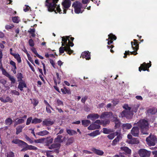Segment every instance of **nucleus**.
<instances>
[{"label":"nucleus","instance_id":"obj_21","mask_svg":"<svg viewBox=\"0 0 157 157\" xmlns=\"http://www.w3.org/2000/svg\"><path fill=\"white\" fill-rule=\"evenodd\" d=\"M121 151H124L126 154L130 155L131 153V150L128 147H122L120 148Z\"/></svg>","mask_w":157,"mask_h":157},{"label":"nucleus","instance_id":"obj_38","mask_svg":"<svg viewBox=\"0 0 157 157\" xmlns=\"http://www.w3.org/2000/svg\"><path fill=\"white\" fill-rule=\"evenodd\" d=\"M110 123V121L109 119L105 120H102V124L104 127L106 126L107 124H109Z\"/></svg>","mask_w":157,"mask_h":157},{"label":"nucleus","instance_id":"obj_35","mask_svg":"<svg viewBox=\"0 0 157 157\" xmlns=\"http://www.w3.org/2000/svg\"><path fill=\"white\" fill-rule=\"evenodd\" d=\"M41 122L42 120L41 119L37 118H35L32 120V123L33 124H36L40 123Z\"/></svg>","mask_w":157,"mask_h":157},{"label":"nucleus","instance_id":"obj_36","mask_svg":"<svg viewBox=\"0 0 157 157\" xmlns=\"http://www.w3.org/2000/svg\"><path fill=\"white\" fill-rule=\"evenodd\" d=\"M24 146L26 147L27 149L33 150H35L37 149V148L36 147L31 145H29L27 144V145Z\"/></svg>","mask_w":157,"mask_h":157},{"label":"nucleus","instance_id":"obj_28","mask_svg":"<svg viewBox=\"0 0 157 157\" xmlns=\"http://www.w3.org/2000/svg\"><path fill=\"white\" fill-rule=\"evenodd\" d=\"M49 134V132L47 130H43L36 133L37 135L41 136H44Z\"/></svg>","mask_w":157,"mask_h":157},{"label":"nucleus","instance_id":"obj_53","mask_svg":"<svg viewBox=\"0 0 157 157\" xmlns=\"http://www.w3.org/2000/svg\"><path fill=\"white\" fill-rule=\"evenodd\" d=\"M10 65L13 66V68H14L15 69L17 68L16 63L13 61L12 60H10Z\"/></svg>","mask_w":157,"mask_h":157},{"label":"nucleus","instance_id":"obj_39","mask_svg":"<svg viewBox=\"0 0 157 157\" xmlns=\"http://www.w3.org/2000/svg\"><path fill=\"white\" fill-rule=\"evenodd\" d=\"M115 124L114 126L115 128H119L121 126V122L119 120L114 122Z\"/></svg>","mask_w":157,"mask_h":157},{"label":"nucleus","instance_id":"obj_59","mask_svg":"<svg viewBox=\"0 0 157 157\" xmlns=\"http://www.w3.org/2000/svg\"><path fill=\"white\" fill-rule=\"evenodd\" d=\"M11 93L15 95L18 96L20 95L19 92L16 90H12Z\"/></svg>","mask_w":157,"mask_h":157},{"label":"nucleus","instance_id":"obj_41","mask_svg":"<svg viewBox=\"0 0 157 157\" xmlns=\"http://www.w3.org/2000/svg\"><path fill=\"white\" fill-rule=\"evenodd\" d=\"M12 20L14 23H18L20 21L19 18L18 17H12Z\"/></svg>","mask_w":157,"mask_h":157},{"label":"nucleus","instance_id":"obj_19","mask_svg":"<svg viewBox=\"0 0 157 157\" xmlns=\"http://www.w3.org/2000/svg\"><path fill=\"white\" fill-rule=\"evenodd\" d=\"M100 128V126L99 125L95 124H92L88 127V129L89 130H93L99 129Z\"/></svg>","mask_w":157,"mask_h":157},{"label":"nucleus","instance_id":"obj_5","mask_svg":"<svg viewBox=\"0 0 157 157\" xmlns=\"http://www.w3.org/2000/svg\"><path fill=\"white\" fill-rule=\"evenodd\" d=\"M68 37H62V46L59 49V52L60 53H63L65 51H66L68 54H69V44H67V41Z\"/></svg>","mask_w":157,"mask_h":157},{"label":"nucleus","instance_id":"obj_10","mask_svg":"<svg viewBox=\"0 0 157 157\" xmlns=\"http://www.w3.org/2000/svg\"><path fill=\"white\" fill-rule=\"evenodd\" d=\"M139 132V129L137 126L133 127L131 131L132 135L135 137H138Z\"/></svg>","mask_w":157,"mask_h":157},{"label":"nucleus","instance_id":"obj_47","mask_svg":"<svg viewBox=\"0 0 157 157\" xmlns=\"http://www.w3.org/2000/svg\"><path fill=\"white\" fill-rule=\"evenodd\" d=\"M7 77L9 78L10 80L11 81V82L14 83L15 82V80L13 76L9 75Z\"/></svg>","mask_w":157,"mask_h":157},{"label":"nucleus","instance_id":"obj_51","mask_svg":"<svg viewBox=\"0 0 157 157\" xmlns=\"http://www.w3.org/2000/svg\"><path fill=\"white\" fill-rule=\"evenodd\" d=\"M14 27L13 25H6L5 26V28L7 30L11 29Z\"/></svg>","mask_w":157,"mask_h":157},{"label":"nucleus","instance_id":"obj_61","mask_svg":"<svg viewBox=\"0 0 157 157\" xmlns=\"http://www.w3.org/2000/svg\"><path fill=\"white\" fill-rule=\"evenodd\" d=\"M70 83H73V84H71V86H77L76 85V83L75 82V80L74 79H72L70 81Z\"/></svg>","mask_w":157,"mask_h":157},{"label":"nucleus","instance_id":"obj_54","mask_svg":"<svg viewBox=\"0 0 157 157\" xmlns=\"http://www.w3.org/2000/svg\"><path fill=\"white\" fill-rule=\"evenodd\" d=\"M32 117H29L27 119L26 122V124L27 125H29L31 122L32 121Z\"/></svg>","mask_w":157,"mask_h":157},{"label":"nucleus","instance_id":"obj_42","mask_svg":"<svg viewBox=\"0 0 157 157\" xmlns=\"http://www.w3.org/2000/svg\"><path fill=\"white\" fill-rule=\"evenodd\" d=\"M32 103L33 104L34 106L35 107L39 103L38 99H31Z\"/></svg>","mask_w":157,"mask_h":157},{"label":"nucleus","instance_id":"obj_8","mask_svg":"<svg viewBox=\"0 0 157 157\" xmlns=\"http://www.w3.org/2000/svg\"><path fill=\"white\" fill-rule=\"evenodd\" d=\"M72 6L74 8L75 13L78 14L80 13H82L81 12V9L82 7V5L80 2L78 1H75L73 3Z\"/></svg>","mask_w":157,"mask_h":157},{"label":"nucleus","instance_id":"obj_6","mask_svg":"<svg viewBox=\"0 0 157 157\" xmlns=\"http://www.w3.org/2000/svg\"><path fill=\"white\" fill-rule=\"evenodd\" d=\"M62 138L63 137L61 135L57 136L54 140V143L49 146L48 148L50 149H52L54 148H59L61 146L60 144L63 142Z\"/></svg>","mask_w":157,"mask_h":157},{"label":"nucleus","instance_id":"obj_49","mask_svg":"<svg viewBox=\"0 0 157 157\" xmlns=\"http://www.w3.org/2000/svg\"><path fill=\"white\" fill-rule=\"evenodd\" d=\"M5 103L9 102L12 103L13 102L12 100L9 97H6V99H5Z\"/></svg>","mask_w":157,"mask_h":157},{"label":"nucleus","instance_id":"obj_14","mask_svg":"<svg viewBox=\"0 0 157 157\" xmlns=\"http://www.w3.org/2000/svg\"><path fill=\"white\" fill-rule=\"evenodd\" d=\"M85 58L86 60H89L90 59V53L89 51H85L82 52L81 54V57Z\"/></svg>","mask_w":157,"mask_h":157},{"label":"nucleus","instance_id":"obj_48","mask_svg":"<svg viewBox=\"0 0 157 157\" xmlns=\"http://www.w3.org/2000/svg\"><path fill=\"white\" fill-rule=\"evenodd\" d=\"M7 157H14V153L11 151L7 153Z\"/></svg>","mask_w":157,"mask_h":157},{"label":"nucleus","instance_id":"obj_2","mask_svg":"<svg viewBox=\"0 0 157 157\" xmlns=\"http://www.w3.org/2000/svg\"><path fill=\"white\" fill-rule=\"evenodd\" d=\"M134 125H136L140 129V131L143 134L148 135L147 132L149 128L148 121L145 119L140 120L137 123H134Z\"/></svg>","mask_w":157,"mask_h":157},{"label":"nucleus","instance_id":"obj_20","mask_svg":"<svg viewBox=\"0 0 157 157\" xmlns=\"http://www.w3.org/2000/svg\"><path fill=\"white\" fill-rule=\"evenodd\" d=\"M139 107V105L138 104L134 105L131 106L130 111L132 112V116L134 114L133 112L136 113L137 112Z\"/></svg>","mask_w":157,"mask_h":157},{"label":"nucleus","instance_id":"obj_58","mask_svg":"<svg viewBox=\"0 0 157 157\" xmlns=\"http://www.w3.org/2000/svg\"><path fill=\"white\" fill-rule=\"evenodd\" d=\"M57 104L59 105H63V102L60 100L58 99L57 100Z\"/></svg>","mask_w":157,"mask_h":157},{"label":"nucleus","instance_id":"obj_57","mask_svg":"<svg viewBox=\"0 0 157 157\" xmlns=\"http://www.w3.org/2000/svg\"><path fill=\"white\" fill-rule=\"evenodd\" d=\"M113 117V121L114 122H116L117 121L119 120V119L118 118L117 115H115V116H114Z\"/></svg>","mask_w":157,"mask_h":157},{"label":"nucleus","instance_id":"obj_31","mask_svg":"<svg viewBox=\"0 0 157 157\" xmlns=\"http://www.w3.org/2000/svg\"><path fill=\"white\" fill-rule=\"evenodd\" d=\"M108 38L106 39V40H114L117 39V37L112 33H110L108 35Z\"/></svg>","mask_w":157,"mask_h":157},{"label":"nucleus","instance_id":"obj_63","mask_svg":"<svg viewBox=\"0 0 157 157\" xmlns=\"http://www.w3.org/2000/svg\"><path fill=\"white\" fill-rule=\"evenodd\" d=\"M27 63L29 65V67L31 68L32 71H33V72H34L35 70H34V68L33 67V66H32V65L30 64V63H29V61H27Z\"/></svg>","mask_w":157,"mask_h":157},{"label":"nucleus","instance_id":"obj_55","mask_svg":"<svg viewBox=\"0 0 157 157\" xmlns=\"http://www.w3.org/2000/svg\"><path fill=\"white\" fill-rule=\"evenodd\" d=\"M50 62L52 65V67L55 68H56V64L54 60L52 59H50Z\"/></svg>","mask_w":157,"mask_h":157},{"label":"nucleus","instance_id":"obj_60","mask_svg":"<svg viewBox=\"0 0 157 157\" xmlns=\"http://www.w3.org/2000/svg\"><path fill=\"white\" fill-rule=\"evenodd\" d=\"M25 139L30 142V143L32 144L33 142V141L27 135H26L25 136Z\"/></svg>","mask_w":157,"mask_h":157},{"label":"nucleus","instance_id":"obj_3","mask_svg":"<svg viewBox=\"0 0 157 157\" xmlns=\"http://www.w3.org/2000/svg\"><path fill=\"white\" fill-rule=\"evenodd\" d=\"M131 44L132 47L134 51L132 52H130L128 50L125 51L124 53V56H123L124 58H126L128 55H136L138 54L137 52L139 48V44L138 40L136 39H134L133 42H131Z\"/></svg>","mask_w":157,"mask_h":157},{"label":"nucleus","instance_id":"obj_27","mask_svg":"<svg viewBox=\"0 0 157 157\" xmlns=\"http://www.w3.org/2000/svg\"><path fill=\"white\" fill-rule=\"evenodd\" d=\"M132 127L131 124L129 123L124 124L122 125L123 129H129Z\"/></svg>","mask_w":157,"mask_h":157},{"label":"nucleus","instance_id":"obj_62","mask_svg":"<svg viewBox=\"0 0 157 157\" xmlns=\"http://www.w3.org/2000/svg\"><path fill=\"white\" fill-rule=\"evenodd\" d=\"M50 108H51L52 109H53L52 108L51 106V107H49L48 106H47L46 107V110L47 112L48 113H51V112Z\"/></svg>","mask_w":157,"mask_h":157},{"label":"nucleus","instance_id":"obj_23","mask_svg":"<svg viewBox=\"0 0 157 157\" xmlns=\"http://www.w3.org/2000/svg\"><path fill=\"white\" fill-rule=\"evenodd\" d=\"M26 84L24 81L19 82L18 88L21 91H22L23 90V88L24 87L26 88Z\"/></svg>","mask_w":157,"mask_h":157},{"label":"nucleus","instance_id":"obj_30","mask_svg":"<svg viewBox=\"0 0 157 157\" xmlns=\"http://www.w3.org/2000/svg\"><path fill=\"white\" fill-rule=\"evenodd\" d=\"M24 126L22 125H19L16 128V135H18L20 133L22 132V129L24 128Z\"/></svg>","mask_w":157,"mask_h":157},{"label":"nucleus","instance_id":"obj_22","mask_svg":"<svg viewBox=\"0 0 157 157\" xmlns=\"http://www.w3.org/2000/svg\"><path fill=\"white\" fill-rule=\"evenodd\" d=\"M91 150L95 154L99 155H102L104 153L102 151L96 149L95 148H92Z\"/></svg>","mask_w":157,"mask_h":157},{"label":"nucleus","instance_id":"obj_7","mask_svg":"<svg viewBox=\"0 0 157 157\" xmlns=\"http://www.w3.org/2000/svg\"><path fill=\"white\" fill-rule=\"evenodd\" d=\"M146 140L149 146H154L157 141V138L153 135H150L146 138Z\"/></svg>","mask_w":157,"mask_h":157},{"label":"nucleus","instance_id":"obj_37","mask_svg":"<svg viewBox=\"0 0 157 157\" xmlns=\"http://www.w3.org/2000/svg\"><path fill=\"white\" fill-rule=\"evenodd\" d=\"M17 78L18 82H20L23 81L22 80V78H23L22 75L21 73H18L17 74Z\"/></svg>","mask_w":157,"mask_h":157},{"label":"nucleus","instance_id":"obj_11","mask_svg":"<svg viewBox=\"0 0 157 157\" xmlns=\"http://www.w3.org/2000/svg\"><path fill=\"white\" fill-rule=\"evenodd\" d=\"M151 62H150V63H146L145 62H144L140 65V66L139 68V71L140 72H141L142 70L144 71H146V69L144 68V67L147 68H149L151 67Z\"/></svg>","mask_w":157,"mask_h":157},{"label":"nucleus","instance_id":"obj_46","mask_svg":"<svg viewBox=\"0 0 157 157\" xmlns=\"http://www.w3.org/2000/svg\"><path fill=\"white\" fill-rule=\"evenodd\" d=\"M115 137V135L114 133H112L108 135L107 136V137L109 139V140H112L113 139L114 137Z\"/></svg>","mask_w":157,"mask_h":157},{"label":"nucleus","instance_id":"obj_45","mask_svg":"<svg viewBox=\"0 0 157 157\" xmlns=\"http://www.w3.org/2000/svg\"><path fill=\"white\" fill-rule=\"evenodd\" d=\"M61 91L63 94H65L66 93H68V90L65 87H64L63 88H62L61 89Z\"/></svg>","mask_w":157,"mask_h":157},{"label":"nucleus","instance_id":"obj_29","mask_svg":"<svg viewBox=\"0 0 157 157\" xmlns=\"http://www.w3.org/2000/svg\"><path fill=\"white\" fill-rule=\"evenodd\" d=\"M56 78H54V83L56 85L57 83L59 84L60 82V77L59 76V73H56Z\"/></svg>","mask_w":157,"mask_h":157},{"label":"nucleus","instance_id":"obj_18","mask_svg":"<svg viewBox=\"0 0 157 157\" xmlns=\"http://www.w3.org/2000/svg\"><path fill=\"white\" fill-rule=\"evenodd\" d=\"M113 113L112 112H104L103 113L101 116V118L104 117L109 118L111 116H113Z\"/></svg>","mask_w":157,"mask_h":157},{"label":"nucleus","instance_id":"obj_34","mask_svg":"<svg viewBox=\"0 0 157 157\" xmlns=\"http://www.w3.org/2000/svg\"><path fill=\"white\" fill-rule=\"evenodd\" d=\"M13 122V120L10 118H7L5 121V124H6L8 125H11Z\"/></svg>","mask_w":157,"mask_h":157},{"label":"nucleus","instance_id":"obj_50","mask_svg":"<svg viewBox=\"0 0 157 157\" xmlns=\"http://www.w3.org/2000/svg\"><path fill=\"white\" fill-rule=\"evenodd\" d=\"M29 43L30 46L33 47L34 45V43L32 39H30L29 41Z\"/></svg>","mask_w":157,"mask_h":157},{"label":"nucleus","instance_id":"obj_4","mask_svg":"<svg viewBox=\"0 0 157 157\" xmlns=\"http://www.w3.org/2000/svg\"><path fill=\"white\" fill-rule=\"evenodd\" d=\"M123 108L125 109L120 113V116L122 118L125 117L127 119H131L132 117V112L130 111L131 107H129L128 104H125L123 106Z\"/></svg>","mask_w":157,"mask_h":157},{"label":"nucleus","instance_id":"obj_13","mask_svg":"<svg viewBox=\"0 0 157 157\" xmlns=\"http://www.w3.org/2000/svg\"><path fill=\"white\" fill-rule=\"evenodd\" d=\"M62 5L63 6V13H65L66 10L69 8V0H63Z\"/></svg>","mask_w":157,"mask_h":157},{"label":"nucleus","instance_id":"obj_64","mask_svg":"<svg viewBox=\"0 0 157 157\" xmlns=\"http://www.w3.org/2000/svg\"><path fill=\"white\" fill-rule=\"evenodd\" d=\"M152 153L154 155V157H157V151H152Z\"/></svg>","mask_w":157,"mask_h":157},{"label":"nucleus","instance_id":"obj_33","mask_svg":"<svg viewBox=\"0 0 157 157\" xmlns=\"http://www.w3.org/2000/svg\"><path fill=\"white\" fill-rule=\"evenodd\" d=\"M13 56H14V58L16 59L18 63H20L21 60V57L20 56V55L18 53H15Z\"/></svg>","mask_w":157,"mask_h":157},{"label":"nucleus","instance_id":"obj_43","mask_svg":"<svg viewBox=\"0 0 157 157\" xmlns=\"http://www.w3.org/2000/svg\"><path fill=\"white\" fill-rule=\"evenodd\" d=\"M102 129L103 132L104 134H108L111 132L110 129H108L106 128H103Z\"/></svg>","mask_w":157,"mask_h":157},{"label":"nucleus","instance_id":"obj_16","mask_svg":"<svg viewBox=\"0 0 157 157\" xmlns=\"http://www.w3.org/2000/svg\"><path fill=\"white\" fill-rule=\"evenodd\" d=\"M71 35H69V55L72 54L74 51L73 50H71L70 48V47H73L74 45V44L72 42L74 39V38L73 37H71Z\"/></svg>","mask_w":157,"mask_h":157},{"label":"nucleus","instance_id":"obj_44","mask_svg":"<svg viewBox=\"0 0 157 157\" xmlns=\"http://www.w3.org/2000/svg\"><path fill=\"white\" fill-rule=\"evenodd\" d=\"M48 140L46 141L47 144L48 145L52 144L53 140V138H50V137H48Z\"/></svg>","mask_w":157,"mask_h":157},{"label":"nucleus","instance_id":"obj_24","mask_svg":"<svg viewBox=\"0 0 157 157\" xmlns=\"http://www.w3.org/2000/svg\"><path fill=\"white\" fill-rule=\"evenodd\" d=\"M155 113V109L154 108L149 109L147 111V114L148 115L154 114Z\"/></svg>","mask_w":157,"mask_h":157},{"label":"nucleus","instance_id":"obj_25","mask_svg":"<svg viewBox=\"0 0 157 157\" xmlns=\"http://www.w3.org/2000/svg\"><path fill=\"white\" fill-rule=\"evenodd\" d=\"M121 136H118L112 141V144L113 146L116 145L119 140L121 139Z\"/></svg>","mask_w":157,"mask_h":157},{"label":"nucleus","instance_id":"obj_26","mask_svg":"<svg viewBox=\"0 0 157 157\" xmlns=\"http://www.w3.org/2000/svg\"><path fill=\"white\" fill-rule=\"evenodd\" d=\"M139 143V141L137 138H133L129 141V143L131 144H138Z\"/></svg>","mask_w":157,"mask_h":157},{"label":"nucleus","instance_id":"obj_52","mask_svg":"<svg viewBox=\"0 0 157 157\" xmlns=\"http://www.w3.org/2000/svg\"><path fill=\"white\" fill-rule=\"evenodd\" d=\"M77 134V132L74 130L69 129V135H73Z\"/></svg>","mask_w":157,"mask_h":157},{"label":"nucleus","instance_id":"obj_17","mask_svg":"<svg viewBox=\"0 0 157 157\" xmlns=\"http://www.w3.org/2000/svg\"><path fill=\"white\" fill-rule=\"evenodd\" d=\"M54 123L53 121H50L48 119H45L43 121L42 125L43 126H49L52 125Z\"/></svg>","mask_w":157,"mask_h":157},{"label":"nucleus","instance_id":"obj_9","mask_svg":"<svg viewBox=\"0 0 157 157\" xmlns=\"http://www.w3.org/2000/svg\"><path fill=\"white\" fill-rule=\"evenodd\" d=\"M138 153L140 157H148L150 154L145 149H140L138 151Z\"/></svg>","mask_w":157,"mask_h":157},{"label":"nucleus","instance_id":"obj_1","mask_svg":"<svg viewBox=\"0 0 157 157\" xmlns=\"http://www.w3.org/2000/svg\"><path fill=\"white\" fill-rule=\"evenodd\" d=\"M59 0H46V6L49 11H54L55 13H57L56 11L59 13H61V10L60 8L59 5H56Z\"/></svg>","mask_w":157,"mask_h":157},{"label":"nucleus","instance_id":"obj_56","mask_svg":"<svg viewBox=\"0 0 157 157\" xmlns=\"http://www.w3.org/2000/svg\"><path fill=\"white\" fill-rule=\"evenodd\" d=\"M88 97L86 96H85L83 98H82L81 99V102L83 103H85L86 100L87 99Z\"/></svg>","mask_w":157,"mask_h":157},{"label":"nucleus","instance_id":"obj_15","mask_svg":"<svg viewBox=\"0 0 157 157\" xmlns=\"http://www.w3.org/2000/svg\"><path fill=\"white\" fill-rule=\"evenodd\" d=\"M99 117V116L97 113H93L89 114L87 116V118H90L92 121H94L95 120L98 119Z\"/></svg>","mask_w":157,"mask_h":157},{"label":"nucleus","instance_id":"obj_40","mask_svg":"<svg viewBox=\"0 0 157 157\" xmlns=\"http://www.w3.org/2000/svg\"><path fill=\"white\" fill-rule=\"evenodd\" d=\"M1 69L3 75L6 76L7 77H8V76H9L10 74L6 71L5 69H4L3 67H2V68H1Z\"/></svg>","mask_w":157,"mask_h":157},{"label":"nucleus","instance_id":"obj_12","mask_svg":"<svg viewBox=\"0 0 157 157\" xmlns=\"http://www.w3.org/2000/svg\"><path fill=\"white\" fill-rule=\"evenodd\" d=\"M12 143L17 144L19 146H24L27 145V144L23 141L18 139H13L12 141Z\"/></svg>","mask_w":157,"mask_h":157},{"label":"nucleus","instance_id":"obj_32","mask_svg":"<svg viewBox=\"0 0 157 157\" xmlns=\"http://www.w3.org/2000/svg\"><path fill=\"white\" fill-rule=\"evenodd\" d=\"M82 123L83 125L86 127L90 123V121L89 120H83L82 121Z\"/></svg>","mask_w":157,"mask_h":157}]
</instances>
